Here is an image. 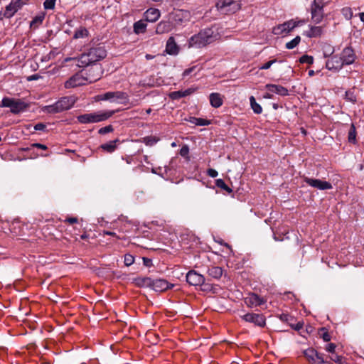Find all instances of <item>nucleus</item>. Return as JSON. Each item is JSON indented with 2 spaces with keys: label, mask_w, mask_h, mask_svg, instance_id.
Returning <instances> with one entry per match:
<instances>
[{
  "label": "nucleus",
  "mask_w": 364,
  "mask_h": 364,
  "mask_svg": "<svg viewBox=\"0 0 364 364\" xmlns=\"http://www.w3.org/2000/svg\"><path fill=\"white\" fill-rule=\"evenodd\" d=\"M218 38V34L211 28L200 30L188 40V47L201 48L213 43Z\"/></svg>",
  "instance_id": "f257e3e1"
},
{
  "label": "nucleus",
  "mask_w": 364,
  "mask_h": 364,
  "mask_svg": "<svg viewBox=\"0 0 364 364\" xmlns=\"http://www.w3.org/2000/svg\"><path fill=\"white\" fill-rule=\"evenodd\" d=\"M76 102L74 96H65L50 105L43 106L41 110L46 114H57L70 109Z\"/></svg>",
  "instance_id": "f03ea898"
},
{
  "label": "nucleus",
  "mask_w": 364,
  "mask_h": 364,
  "mask_svg": "<svg viewBox=\"0 0 364 364\" xmlns=\"http://www.w3.org/2000/svg\"><path fill=\"white\" fill-rule=\"evenodd\" d=\"M114 113L115 111L114 110H100L79 115L77 119L79 122L82 124L97 123L109 119Z\"/></svg>",
  "instance_id": "7ed1b4c3"
},
{
  "label": "nucleus",
  "mask_w": 364,
  "mask_h": 364,
  "mask_svg": "<svg viewBox=\"0 0 364 364\" xmlns=\"http://www.w3.org/2000/svg\"><path fill=\"white\" fill-rule=\"evenodd\" d=\"M1 106L10 108V111L14 114H18L26 109L28 104L19 99L4 97Z\"/></svg>",
  "instance_id": "20e7f679"
},
{
  "label": "nucleus",
  "mask_w": 364,
  "mask_h": 364,
  "mask_svg": "<svg viewBox=\"0 0 364 364\" xmlns=\"http://www.w3.org/2000/svg\"><path fill=\"white\" fill-rule=\"evenodd\" d=\"M305 21L304 20L295 21L290 20L286 21L273 28V33L275 35H284L292 31L295 27L302 25Z\"/></svg>",
  "instance_id": "39448f33"
},
{
  "label": "nucleus",
  "mask_w": 364,
  "mask_h": 364,
  "mask_svg": "<svg viewBox=\"0 0 364 364\" xmlns=\"http://www.w3.org/2000/svg\"><path fill=\"white\" fill-rule=\"evenodd\" d=\"M87 84L85 74L84 72H80L75 74L70 77L65 82V87L67 89L73 88L77 86H82Z\"/></svg>",
  "instance_id": "423d86ee"
},
{
  "label": "nucleus",
  "mask_w": 364,
  "mask_h": 364,
  "mask_svg": "<svg viewBox=\"0 0 364 364\" xmlns=\"http://www.w3.org/2000/svg\"><path fill=\"white\" fill-rule=\"evenodd\" d=\"M99 100H108L110 102H117L118 100L126 101L128 99L127 95L121 91L107 92L102 95H98Z\"/></svg>",
  "instance_id": "0eeeda50"
},
{
  "label": "nucleus",
  "mask_w": 364,
  "mask_h": 364,
  "mask_svg": "<svg viewBox=\"0 0 364 364\" xmlns=\"http://www.w3.org/2000/svg\"><path fill=\"white\" fill-rule=\"evenodd\" d=\"M217 7L220 10L230 13H235L240 9V4L234 0H219Z\"/></svg>",
  "instance_id": "6e6552de"
},
{
  "label": "nucleus",
  "mask_w": 364,
  "mask_h": 364,
  "mask_svg": "<svg viewBox=\"0 0 364 364\" xmlns=\"http://www.w3.org/2000/svg\"><path fill=\"white\" fill-rule=\"evenodd\" d=\"M309 186L317 188L318 190H328L332 188V185L328 181H322L320 179H315L312 178L305 177L304 179Z\"/></svg>",
  "instance_id": "1a4fd4ad"
},
{
  "label": "nucleus",
  "mask_w": 364,
  "mask_h": 364,
  "mask_svg": "<svg viewBox=\"0 0 364 364\" xmlns=\"http://www.w3.org/2000/svg\"><path fill=\"white\" fill-rule=\"evenodd\" d=\"M241 318L246 322L252 323L259 327L265 326V318L262 314L248 313L241 316Z\"/></svg>",
  "instance_id": "9d476101"
},
{
  "label": "nucleus",
  "mask_w": 364,
  "mask_h": 364,
  "mask_svg": "<svg viewBox=\"0 0 364 364\" xmlns=\"http://www.w3.org/2000/svg\"><path fill=\"white\" fill-rule=\"evenodd\" d=\"M305 357L312 364H323L325 363L324 358L322 354L318 353L314 348H308L304 352Z\"/></svg>",
  "instance_id": "9b49d317"
},
{
  "label": "nucleus",
  "mask_w": 364,
  "mask_h": 364,
  "mask_svg": "<svg viewBox=\"0 0 364 364\" xmlns=\"http://www.w3.org/2000/svg\"><path fill=\"white\" fill-rule=\"evenodd\" d=\"M102 73V70L100 66L92 67L87 71L84 72L87 83L97 81L101 78Z\"/></svg>",
  "instance_id": "f8f14e48"
},
{
  "label": "nucleus",
  "mask_w": 364,
  "mask_h": 364,
  "mask_svg": "<svg viewBox=\"0 0 364 364\" xmlns=\"http://www.w3.org/2000/svg\"><path fill=\"white\" fill-rule=\"evenodd\" d=\"M340 58L343 65H348L355 62L356 56L351 48L346 47L342 50Z\"/></svg>",
  "instance_id": "ddd939ff"
},
{
  "label": "nucleus",
  "mask_w": 364,
  "mask_h": 364,
  "mask_svg": "<svg viewBox=\"0 0 364 364\" xmlns=\"http://www.w3.org/2000/svg\"><path fill=\"white\" fill-rule=\"evenodd\" d=\"M87 53L92 63L99 61L105 58L107 55L105 49L100 46L92 48L88 50Z\"/></svg>",
  "instance_id": "4468645a"
},
{
  "label": "nucleus",
  "mask_w": 364,
  "mask_h": 364,
  "mask_svg": "<svg viewBox=\"0 0 364 364\" xmlns=\"http://www.w3.org/2000/svg\"><path fill=\"white\" fill-rule=\"evenodd\" d=\"M186 281L193 286H199L204 283V277L194 270L189 271L186 274Z\"/></svg>",
  "instance_id": "2eb2a0df"
},
{
  "label": "nucleus",
  "mask_w": 364,
  "mask_h": 364,
  "mask_svg": "<svg viewBox=\"0 0 364 364\" xmlns=\"http://www.w3.org/2000/svg\"><path fill=\"white\" fill-rule=\"evenodd\" d=\"M343 64L342 63V60H341L340 56L333 55L330 59H328L326 63V68L329 70L338 71L343 67Z\"/></svg>",
  "instance_id": "dca6fc26"
},
{
  "label": "nucleus",
  "mask_w": 364,
  "mask_h": 364,
  "mask_svg": "<svg viewBox=\"0 0 364 364\" xmlns=\"http://www.w3.org/2000/svg\"><path fill=\"white\" fill-rule=\"evenodd\" d=\"M151 286L152 289L156 291H164L173 287V284H169L165 279H155L151 281Z\"/></svg>",
  "instance_id": "f3484780"
},
{
  "label": "nucleus",
  "mask_w": 364,
  "mask_h": 364,
  "mask_svg": "<svg viewBox=\"0 0 364 364\" xmlns=\"http://www.w3.org/2000/svg\"><path fill=\"white\" fill-rule=\"evenodd\" d=\"M265 301L263 298L256 294H251L245 299V303L248 307L252 308L264 304Z\"/></svg>",
  "instance_id": "a211bd4d"
},
{
  "label": "nucleus",
  "mask_w": 364,
  "mask_h": 364,
  "mask_svg": "<svg viewBox=\"0 0 364 364\" xmlns=\"http://www.w3.org/2000/svg\"><path fill=\"white\" fill-rule=\"evenodd\" d=\"M265 87L270 92L276 93L281 96L288 95V90L282 85L267 84Z\"/></svg>",
  "instance_id": "6ab92c4d"
},
{
  "label": "nucleus",
  "mask_w": 364,
  "mask_h": 364,
  "mask_svg": "<svg viewBox=\"0 0 364 364\" xmlns=\"http://www.w3.org/2000/svg\"><path fill=\"white\" fill-rule=\"evenodd\" d=\"M161 16L160 11L157 9L150 8L144 13V18L146 21L155 22Z\"/></svg>",
  "instance_id": "aec40b11"
},
{
  "label": "nucleus",
  "mask_w": 364,
  "mask_h": 364,
  "mask_svg": "<svg viewBox=\"0 0 364 364\" xmlns=\"http://www.w3.org/2000/svg\"><path fill=\"white\" fill-rule=\"evenodd\" d=\"M166 51L169 55H177L179 52V48L172 36L166 42Z\"/></svg>",
  "instance_id": "412c9836"
},
{
  "label": "nucleus",
  "mask_w": 364,
  "mask_h": 364,
  "mask_svg": "<svg viewBox=\"0 0 364 364\" xmlns=\"http://www.w3.org/2000/svg\"><path fill=\"white\" fill-rule=\"evenodd\" d=\"M311 21L314 23H319L323 18V9H317L311 6Z\"/></svg>",
  "instance_id": "4be33fe9"
},
{
  "label": "nucleus",
  "mask_w": 364,
  "mask_h": 364,
  "mask_svg": "<svg viewBox=\"0 0 364 364\" xmlns=\"http://www.w3.org/2000/svg\"><path fill=\"white\" fill-rule=\"evenodd\" d=\"M323 33V28L321 26H309V30L305 31L304 35L309 38H316Z\"/></svg>",
  "instance_id": "5701e85b"
},
{
  "label": "nucleus",
  "mask_w": 364,
  "mask_h": 364,
  "mask_svg": "<svg viewBox=\"0 0 364 364\" xmlns=\"http://www.w3.org/2000/svg\"><path fill=\"white\" fill-rule=\"evenodd\" d=\"M210 105L215 108L220 107L223 102V98L220 94L218 92H213L210 95Z\"/></svg>",
  "instance_id": "b1692460"
},
{
  "label": "nucleus",
  "mask_w": 364,
  "mask_h": 364,
  "mask_svg": "<svg viewBox=\"0 0 364 364\" xmlns=\"http://www.w3.org/2000/svg\"><path fill=\"white\" fill-rule=\"evenodd\" d=\"M120 144V141L118 139H116L113 141L102 144L100 147L105 151L112 153L116 149L117 144Z\"/></svg>",
  "instance_id": "393cba45"
},
{
  "label": "nucleus",
  "mask_w": 364,
  "mask_h": 364,
  "mask_svg": "<svg viewBox=\"0 0 364 364\" xmlns=\"http://www.w3.org/2000/svg\"><path fill=\"white\" fill-rule=\"evenodd\" d=\"M193 92V90L187 89L186 90H179V91L172 92L169 96L172 100H178L180 98L188 96Z\"/></svg>",
  "instance_id": "a878e982"
},
{
  "label": "nucleus",
  "mask_w": 364,
  "mask_h": 364,
  "mask_svg": "<svg viewBox=\"0 0 364 364\" xmlns=\"http://www.w3.org/2000/svg\"><path fill=\"white\" fill-rule=\"evenodd\" d=\"M146 21L139 20L134 23V31L136 34L143 33L146 29Z\"/></svg>",
  "instance_id": "bb28decb"
},
{
  "label": "nucleus",
  "mask_w": 364,
  "mask_h": 364,
  "mask_svg": "<svg viewBox=\"0 0 364 364\" xmlns=\"http://www.w3.org/2000/svg\"><path fill=\"white\" fill-rule=\"evenodd\" d=\"M77 65L79 67H85L93 63L90 60V55L87 52L82 54L80 57L77 59Z\"/></svg>",
  "instance_id": "cd10ccee"
},
{
  "label": "nucleus",
  "mask_w": 364,
  "mask_h": 364,
  "mask_svg": "<svg viewBox=\"0 0 364 364\" xmlns=\"http://www.w3.org/2000/svg\"><path fill=\"white\" fill-rule=\"evenodd\" d=\"M17 12L16 8L14 7L11 2L7 5L5 10L0 13V16L2 15L4 18H10Z\"/></svg>",
  "instance_id": "c85d7f7f"
},
{
  "label": "nucleus",
  "mask_w": 364,
  "mask_h": 364,
  "mask_svg": "<svg viewBox=\"0 0 364 364\" xmlns=\"http://www.w3.org/2000/svg\"><path fill=\"white\" fill-rule=\"evenodd\" d=\"M45 128H46V125L42 123H38V124H36L35 126L28 125L26 127V131L23 130L22 133L24 135L33 134L34 132L32 130H36V131L43 130Z\"/></svg>",
  "instance_id": "c756f323"
},
{
  "label": "nucleus",
  "mask_w": 364,
  "mask_h": 364,
  "mask_svg": "<svg viewBox=\"0 0 364 364\" xmlns=\"http://www.w3.org/2000/svg\"><path fill=\"white\" fill-rule=\"evenodd\" d=\"M208 274L214 279H219L223 274V269L220 267H211L208 269Z\"/></svg>",
  "instance_id": "7c9ffc66"
},
{
  "label": "nucleus",
  "mask_w": 364,
  "mask_h": 364,
  "mask_svg": "<svg viewBox=\"0 0 364 364\" xmlns=\"http://www.w3.org/2000/svg\"><path fill=\"white\" fill-rule=\"evenodd\" d=\"M171 29V26L168 21L160 22L156 27L157 33H164L169 32Z\"/></svg>",
  "instance_id": "2f4dec72"
},
{
  "label": "nucleus",
  "mask_w": 364,
  "mask_h": 364,
  "mask_svg": "<svg viewBox=\"0 0 364 364\" xmlns=\"http://www.w3.org/2000/svg\"><path fill=\"white\" fill-rule=\"evenodd\" d=\"M44 18H45V14L43 13H41V14L36 16L31 21V22L30 23V26L31 28L38 27L40 24L42 23L43 21L44 20Z\"/></svg>",
  "instance_id": "473e14b6"
},
{
  "label": "nucleus",
  "mask_w": 364,
  "mask_h": 364,
  "mask_svg": "<svg viewBox=\"0 0 364 364\" xmlns=\"http://www.w3.org/2000/svg\"><path fill=\"white\" fill-rule=\"evenodd\" d=\"M134 284L138 287L151 286V279L149 278L139 277L134 280Z\"/></svg>",
  "instance_id": "72a5a7b5"
},
{
  "label": "nucleus",
  "mask_w": 364,
  "mask_h": 364,
  "mask_svg": "<svg viewBox=\"0 0 364 364\" xmlns=\"http://www.w3.org/2000/svg\"><path fill=\"white\" fill-rule=\"evenodd\" d=\"M250 102L252 109H253L254 112L256 114H260L262 112V108L257 102L255 98L253 96H251L250 97Z\"/></svg>",
  "instance_id": "f704fd0d"
},
{
  "label": "nucleus",
  "mask_w": 364,
  "mask_h": 364,
  "mask_svg": "<svg viewBox=\"0 0 364 364\" xmlns=\"http://www.w3.org/2000/svg\"><path fill=\"white\" fill-rule=\"evenodd\" d=\"M189 122L195 125L204 126L210 124L209 121L202 118L190 117Z\"/></svg>",
  "instance_id": "c9c22d12"
},
{
  "label": "nucleus",
  "mask_w": 364,
  "mask_h": 364,
  "mask_svg": "<svg viewBox=\"0 0 364 364\" xmlns=\"http://www.w3.org/2000/svg\"><path fill=\"white\" fill-rule=\"evenodd\" d=\"M88 36V31L85 28H80L77 29L73 36L75 39L83 38Z\"/></svg>",
  "instance_id": "e433bc0d"
},
{
  "label": "nucleus",
  "mask_w": 364,
  "mask_h": 364,
  "mask_svg": "<svg viewBox=\"0 0 364 364\" xmlns=\"http://www.w3.org/2000/svg\"><path fill=\"white\" fill-rule=\"evenodd\" d=\"M330 0H314L311 6L323 9V7L329 3Z\"/></svg>",
  "instance_id": "4c0bfd02"
},
{
  "label": "nucleus",
  "mask_w": 364,
  "mask_h": 364,
  "mask_svg": "<svg viewBox=\"0 0 364 364\" xmlns=\"http://www.w3.org/2000/svg\"><path fill=\"white\" fill-rule=\"evenodd\" d=\"M301 41L300 36H297L291 41L286 43V48L287 49H293Z\"/></svg>",
  "instance_id": "58836bf2"
},
{
  "label": "nucleus",
  "mask_w": 364,
  "mask_h": 364,
  "mask_svg": "<svg viewBox=\"0 0 364 364\" xmlns=\"http://www.w3.org/2000/svg\"><path fill=\"white\" fill-rule=\"evenodd\" d=\"M28 0H13L11 2L14 4V7L16 8L17 11L21 9L23 6L28 3Z\"/></svg>",
  "instance_id": "ea45409f"
},
{
  "label": "nucleus",
  "mask_w": 364,
  "mask_h": 364,
  "mask_svg": "<svg viewBox=\"0 0 364 364\" xmlns=\"http://www.w3.org/2000/svg\"><path fill=\"white\" fill-rule=\"evenodd\" d=\"M134 262V257L130 254L124 255V264L127 267L132 265Z\"/></svg>",
  "instance_id": "a19ab883"
},
{
  "label": "nucleus",
  "mask_w": 364,
  "mask_h": 364,
  "mask_svg": "<svg viewBox=\"0 0 364 364\" xmlns=\"http://www.w3.org/2000/svg\"><path fill=\"white\" fill-rule=\"evenodd\" d=\"M56 0H46L43 3L45 9H53L55 8Z\"/></svg>",
  "instance_id": "79ce46f5"
},
{
  "label": "nucleus",
  "mask_w": 364,
  "mask_h": 364,
  "mask_svg": "<svg viewBox=\"0 0 364 364\" xmlns=\"http://www.w3.org/2000/svg\"><path fill=\"white\" fill-rule=\"evenodd\" d=\"M299 61L301 63L312 64L314 63V58L311 56L303 55L300 58Z\"/></svg>",
  "instance_id": "37998d69"
},
{
  "label": "nucleus",
  "mask_w": 364,
  "mask_h": 364,
  "mask_svg": "<svg viewBox=\"0 0 364 364\" xmlns=\"http://www.w3.org/2000/svg\"><path fill=\"white\" fill-rule=\"evenodd\" d=\"M112 130H113L112 127L111 125H108V126H106L105 127L100 129L98 130V133L100 134H106L110 133L111 132H112Z\"/></svg>",
  "instance_id": "c03bdc74"
},
{
  "label": "nucleus",
  "mask_w": 364,
  "mask_h": 364,
  "mask_svg": "<svg viewBox=\"0 0 364 364\" xmlns=\"http://www.w3.org/2000/svg\"><path fill=\"white\" fill-rule=\"evenodd\" d=\"M342 14L346 17V19H350L353 16L352 11L350 8H343L342 9Z\"/></svg>",
  "instance_id": "a18cd8bd"
},
{
  "label": "nucleus",
  "mask_w": 364,
  "mask_h": 364,
  "mask_svg": "<svg viewBox=\"0 0 364 364\" xmlns=\"http://www.w3.org/2000/svg\"><path fill=\"white\" fill-rule=\"evenodd\" d=\"M277 62V60L276 59H274V60H269L267 63H265L264 64H263L262 65H261L259 69V70H267L269 69L273 64H274L275 63Z\"/></svg>",
  "instance_id": "49530a36"
},
{
  "label": "nucleus",
  "mask_w": 364,
  "mask_h": 364,
  "mask_svg": "<svg viewBox=\"0 0 364 364\" xmlns=\"http://www.w3.org/2000/svg\"><path fill=\"white\" fill-rule=\"evenodd\" d=\"M216 185L218 187L226 190V191H230V189L228 188V186L225 184L223 180L222 179H218L216 181Z\"/></svg>",
  "instance_id": "de8ad7c7"
},
{
  "label": "nucleus",
  "mask_w": 364,
  "mask_h": 364,
  "mask_svg": "<svg viewBox=\"0 0 364 364\" xmlns=\"http://www.w3.org/2000/svg\"><path fill=\"white\" fill-rule=\"evenodd\" d=\"M330 359L338 364H343L342 361V358L338 355L337 354L333 353L330 356Z\"/></svg>",
  "instance_id": "09e8293b"
},
{
  "label": "nucleus",
  "mask_w": 364,
  "mask_h": 364,
  "mask_svg": "<svg viewBox=\"0 0 364 364\" xmlns=\"http://www.w3.org/2000/svg\"><path fill=\"white\" fill-rule=\"evenodd\" d=\"M189 149L188 146H183L180 150V154L183 157H188Z\"/></svg>",
  "instance_id": "8fccbe9b"
},
{
  "label": "nucleus",
  "mask_w": 364,
  "mask_h": 364,
  "mask_svg": "<svg viewBox=\"0 0 364 364\" xmlns=\"http://www.w3.org/2000/svg\"><path fill=\"white\" fill-rule=\"evenodd\" d=\"M156 138H144V143L146 145L151 146L157 142Z\"/></svg>",
  "instance_id": "3c124183"
},
{
  "label": "nucleus",
  "mask_w": 364,
  "mask_h": 364,
  "mask_svg": "<svg viewBox=\"0 0 364 364\" xmlns=\"http://www.w3.org/2000/svg\"><path fill=\"white\" fill-rule=\"evenodd\" d=\"M208 175L211 178H215L218 176V171L213 168H209L208 170Z\"/></svg>",
  "instance_id": "603ef678"
},
{
  "label": "nucleus",
  "mask_w": 364,
  "mask_h": 364,
  "mask_svg": "<svg viewBox=\"0 0 364 364\" xmlns=\"http://www.w3.org/2000/svg\"><path fill=\"white\" fill-rule=\"evenodd\" d=\"M335 348L336 345L334 343H329L326 348V350L329 353H331L332 354L334 353Z\"/></svg>",
  "instance_id": "864d4df0"
},
{
  "label": "nucleus",
  "mask_w": 364,
  "mask_h": 364,
  "mask_svg": "<svg viewBox=\"0 0 364 364\" xmlns=\"http://www.w3.org/2000/svg\"><path fill=\"white\" fill-rule=\"evenodd\" d=\"M195 69H196L195 66L188 68V69H186L183 73V77H185L189 75Z\"/></svg>",
  "instance_id": "5fc2aeb1"
},
{
  "label": "nucleus",
  "mask_w": 364,
  "mask_h": 364,
  "mask_svg": "<svg viewBox=\"0 0 364 364\" xmlns=\"http://www.w3.org/2000/svg\"><path fill=\"white\" fill-rule=\"evenodd\" d=\"M303 325H304V323L299 321V322L296 323V324H291V326L292 328H294L296 331H299L301 328H302Z\"/></svg>",
  "instance_id": "6e6d98bb"
},
{
  "label": "nucleus",
  "mask_w": 364,
  "mask_h": 364,
  "mask_svg": "<svg viewBox=\"0 0 364 364\" xmlns=\"http://www.w3.org/2000/svg\"><path fill=\"white\" fill-rule=\"evenodd\" d=\"M41 78V76L38 74H34L32 75H30L27 77L28 81H33V80H37Z\"/></svg>",
  "instance_id": "4d7b16f0"
},
{
  "label": "nucleus",
  "mask_w": 364,
  "mask_h": 364,
  "mask_svg": "<svg viewBox=\"0 0 364 364\" xmlns=\"http://www.w3.org/2000/svg\"><path fill=\"white\" fill-rule=\"evenodd\" d=\"M346 99H348V100H350L351 102H355V96L350 92H346Z\"/></svg>",
  "instance_id": "13d9d810"
},
{
  "label": "nucleus",
  "mask_w": 364,
  "mask_h": 364,
  "mask_svg": "<svg viewBox=\"0 0 364 364\" xmlns=\"http://www.w3.org/2000/svg\"><path fill=\"white\" fill-rule=\"evenodd\" d=\"M355 127L353 125H352L350 127V129L349 130V132H348V136H355Z\"/></svg>",
  "instance_id": "bf43d9fd"
},
{
  "label": "nucleus",
  "mask_w": 364,
  "mask_h": 364,
  "mask_svg": "<svg viewBox=\"0 0 364 364\" xmlns=\"http://www.w3.org/2000/svg\"><path fill=\"white\" fill-rule=\"evenodd\" d=\"M322 338L324 341L328 342L331 340V336L327 332H325L322 335Z\"/></svg>",
  "instance_id": "052dcab7"
},
{
  "label": "nucleus",
  "mask_w": 364,
  "mask_h": 364,
  "mask_svg": "<svg viewBox=\"0 0 364 364\" xmlns=\"http://www.w3.org/2000/svg\"><path fill=\"white\" fill-rule=\"evenodd\" d=\"M65 221L68 222L69 223H75L77 222V219L76 218H68L65 220Z\"/></svg>",
  "instance_id": "680f3d73"
},
{
  "label": "nucleus",
  "mask_w": 364,
  "mask_h": 364,
  "mask_svg": "<svg viewBox=\"0 0 364 364\" xmlns=\"http://www.w3.org/2000/svg\"><path fill=\"white\" fill-rule=\"evenodd\" d=\"M143 259H144V265H146V267L150 266V264H151V259H147V258H143Z\"/></svg>",
  "instance_id": "e2e57ef3"
},
{
  "label": "nucleus",
  "mask_w": 364,
  "mask_h": 364,
  "mask_svg": "<svg viewBox=\"0 0 364 364\" xmlns=\"http://www.w3.org/2000/svg\"><path fill=\"white\" fill-rule=\"evenodd\" d=\"M272 96H273L272 92H267L266 94H264V98L271 99V98H272Z\"/></svg>",
  "instance_id": "0e129e2a"
},
{
  "label": "nucleus",
  "mask_w": 364,
  "mask_h": 364,
  "mask_svg": "<svg viewBox=\"0 0 364 364\" xmlns=\"http://www.w3.org/2000/svg\"><path fill=\"white\" fill-rule=\"evenodd\" d=\"M33 146H37V147H39L42 149H46V146L45 145H43V144H33Z\"/></svg>",
  "instance_id": "69168bd1"
},
{
  "label": "nucleus",
  "mask_w": 364,
  "mask_h": 364,
  "mask_svg": "<svg viewBox=\"0 0 364 364\" xmlns=\"http://www.w3.org/2000/svg\"><path fill=\"white\" fill-rule=\"evenodd\" d=\"M348 141L351 144H355L357 142V138H348Z\"/></svg>",
  "instance_id": "338daca9"
},
{
  "label": "nucleus",
  "mask_w": 364,
  "mask_h": 364,
  "mask_svg": "<svg viewBox=\"0 0 364 364\" xmlns=\"http://www.w3.org/2000/svg\"><path fill=\"white\" fill-rule=\"evenodd\" d=\"M359 16H360V21H363L364 23V13H360L359 14Z\"/></svg>",
  "instance_id": "774afa93"
}]
</instances>
